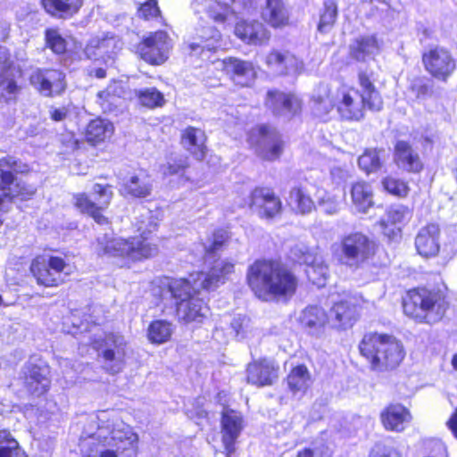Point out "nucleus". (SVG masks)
Returning a JSON list of instances; mask_svg holds the SVG:
<instances>
[{
  "label": "nucleus",
  "mask_w": 457,
  "mask_h": 457,
  "mask_svg": "<svg viewBox=\"0 0 457 457\" xmlns=\"http://www.w3.org/2000/svg\"><path fill=\"white\" fill-rule=\"evenodd\" d=\"M97 429L84 433L80 446L84 453L96 452L97 455L85 457H137L138 436L132 428L120 420H110L107 411L96 417Z\"/></svg>",
  "instance_id": "obj_1"
},
{
  "label": "nucleus",
  "mask_w": 457,
  "mask_h": 457,
  "mask_svg": "<svg viewBox=\"0 0 457 457\" xmlns=\"http://www.w3.org/2000/svg\"><path fill=\"white\" fill-rule=\"evenodd\" d=\"M157 226L153 212L143 208L133 221L138 236L122 238L104 235L97 238L96 251L99 254L120 258L126 263L151 258L157 254L158 246L149 241V235L156 230Z\"/></svg>",
  "instance_id": "obj_2"
},
{
  "label": "nucleus",
  "mask_w": 457,
  "mask_h": 457,
  "mask_svg": "<svg viewBox=\"0 0 457 457\" xmlns=\"http://www.w3.org/2000/svg\"><path fill=\"white\" fill-rule=\"evenodd\" d=\"M247 283L262 301L290 299L298 287V279L287 267L275 262L256 261L247 270Z\"/></svg>",
  "instance_id": "obj_3"
},
{
  "label": "nucleus",
  "mask_w": 457,
  "mask_h": 457,
  "mask_svg": "<svg viewBox=\"0 0 457 457\" xmlns=\"http://www.w3.org/2000/svg\"><path fill=\"white\" fill-rule=\"evenodd\" d=\"M360 91L353 87H341L336 93L337 110L345 120H359L364 115V108L379 111L383 101L370 77L359 74Z\"/></svg>",
  "instance_id": "obj_4"
},
{
  "label": "nucleus",
  "mask_w": 457,
  "mask_h": 457,
  "mask_svg": "<svg viewBox=\"0 0 457 457\" xmlns=\"http://www.w3.org/2000/svg\"><path fill=\"white\" fill-rule=\"evenodd\" d=\"M359 349L371 369L378 371L397 367L405 356L402 342L387 334H365Z\"/></svg>",
  "instance_id": "obj_5"
},
{
  "label": "nucleus",
  "mask_w": 457,
  "mask_h": 457,
  "mask_svg": "<svg viewBox=\"0 0 457 457\" xmlns=\"http://www.w3.org/2000/svg\"><path fill=\"white\" fill-rule=\"evenodd\" d=\"M121 48L120 39L114 36L92 38L85 48V54L94 60L95 64L87 69L89 76L97 79L106 77V69L114 62L117 52Z\"/></svg>",
  "instance_id": "obj_6"
},
{
  "label": "nucleus",
  "mask_w": 457,
  "mask_h": 457,
  "mask_svg": "<svg viewBox=\"0 0 457 457\" xmlns=\"http://www.w3.org/2000/svg\"><path fill=\"white\" fill-rule=\"evenodd\" d=\"M375 243L366 235L353 232L345 236L340 242L342 264L358 269L375 253Z\"/></svg>",
  "instance_id": "obj_7"
},
{
  "label": "nucleus",
  "mask_w": 457,
  "mask_h": 457,
  "mask_svg": "<svg viewBox=\"0 0 457 457\" xmlns=\"http://www.w3.org/2000/svg\"><path fill=\"white\" fill-rule=\"evenodd\" d=\"M248 142L260 157L268 161L278 159L282 153L283 142L279 133L266 125L253 128L248 134Z\"/></svg>",
  "instance_id": "obj_8"
},
{
  "label": "nucleus",
  "mask_w": 457,
  "mask_h": 457,
  "mask_svg": "<svg viewBox=\"0 0 457 457\" xmlns=\"http://www.w3.org/2000/svg\"><path fill=\"white\" fill-rule=\"evenodd\" d=\"M68 264L58 256H37L31 262L30 271L38 285L57 287L63 281L62 273Z\"/></svg>",
  "instance_id": "obj_9"
},
{
  "label": "nucleus",
  "mask_w": 457,
  "mask_h": 457,
  "mask_svg": "<svg viewBox=\"0 0 457 457\" xmlns=\"http://www.w3.org/2000/svg\"><path fill=\"white\" fill-rule=\"evenodd\" d=\"M292 253L299 263L306 266L305 273L308 279L318 287H324L328 278L329 271L320 249L297 246Z\"/></svg>",
  "instance_id": "obj_10"
},
{
  "label": "nucleus",
  "mask_w": 457,
  "mask_h": 457,
  "mask_svg": "<svg viewBox=\"0 0 457 457\" xmlns=\"http://www.w3.org/2000/svg\"><path fill=\"white\" fill-rule=\"evenodd\" d=\"M425 70L435 79L446 81L456 69V60L443 46H433L422 54Z\"/></svg>",
  "instance_id": "obj_11"
},
{
  "label": "nucleus",
  "mask_w": 457,
  "mask_h": 457,
  "mask_svg": "<svg viewBox=\"0 0 457 457\" xmlns=\"http://www.w3.org/2000/svg\"><path fill=\"white\" fill-rule=\"evenodd\" d=\"M127 354V343L124 337L118 334L106 336L103 346L99 349L104 369L116 374L122 370Z\"/></svg>",
  "instance_id": "obj_12"
},
{
  "label": "nucleus",
  "mask_w": 457,
  "mask_h": 457,
  "mask_svg": "<svg viewBox=\"0 0 457 457\" xmlns=\"http://www.w3.org/2000/svg\"><path fill=\"white\" fill-rule=\"evenodd\" d=\"M23 374L25 386L30 394L40 396L48 391L50 367L44 360L31 357L23 368Z\"/></svg>",
  "instance_id": "obj_13"
},
{
  "label": "nucleus",
  "mask_w": 457,
  "mask_h": 457,
  "mask_svg": "<svg viewBox=\"0 0 457 457\" xmlns=\"http://www.w3.org/2000/svg\"><path fill=\"white\" fill-rule=\"evenodd\" d=\"M245 204L259 217L267 220L277 217L282 210L280 198L267 187H256L253 190Z\"/></svg>",
  "instance_id": "obj_14"
},
{
  "label": "nucleus",
  "mask_w": 457,
  "mask_h": 457,
  "mask_svg": "<svg viewBox=\"0 0 457 457\" xmlns=\"http://www.w3.org/2000/svg\"><path fill=\"white\" fill-rule=\"evenodd\" d=\"M93 192L95 195H98L96 200L98 201L100 207H97L96 204L93 203L84 193L78 194L74 196L75 206L81 212L89 214L98 224H104L107 222V219L101 214L100 209L110 204L112 193L109 186H103L100 184H96L94 186Z\"/></svg>",
  "instance_id": "obj_15"
},
{
  "label": "nucleus",
  "mask_w": 457,
  "mask_h": 457,
  "mask_svg": "<svg viewBox=\"0 0 457 457\" xmlns=\"http://www.w3.org/2000/svg\"><path fill=\"white\" fill-rule=\"evenodd\" d=\"M170 48L169 37L164 31L150 34L139 46L141 57L147 62L161 64L168 58Z\"/></svg>",
  "instance_id": "obj_16"
},
{
  "label": "nucleus",
  "mask_w": 457,
  "mask_h": 457,
  "mask_svg": "<svg viewBox=\"0 0 457 457\" xmlns=\"http://www.w3.org/2000/svg\"><path fill=\"white\" fill-rule=\"evenodd\" d=\"M268 69L276 75H298L303 71V62L287 50L272 49L265 56Z\"/></svg>",
  "instance_id": "obj_17"
},
{
  "label": "nucleus",
  "mask_w": 457,
  "mask_h": 457,
  "mask_svg": "<svg viewBox=\"0 0 457 457\" xmlns=\"http://www.w3.org/2000/svg\"><path fill=\"white\" fill-rule=\"evenodd\" d=\"M265 106L276 116L291 118L301 111L302 102L295 94L273 89L267 92Z\"/></svg>",
  "instance_id": "obj_18"
},
{
  "label": "nucleus",
  "mask_w": 457,
  "mask_h": 457,
  "mask_svg": "<svg viewBox=\"0 0 457 457\" xmlns=\"http://www.w3.org/2000/svg\"><path fill=\"white\" fill-rule=\"evenodd\" d=\"M436 298L435 293L427 289H414L410 291L408 300L403 303L404 311L414 318H424L428 320V322H430L433 320L430 312L435 308Z\"/></svg>",
  "instance_id": "obj_19"
},
{
  "label": "nucleus",
  "mask_w": 457,
  "mask_h": 457,
  "mask_svg": "<svg viewBox=\"0 0 457 457\" xmlns=\"http://www.w3.org/2000/svg\"><path fill=\"white\" fill-rule=\"evenodd\" d=\"M64 74L58 70H37L30 75V84L43 96H52L64 91Z\"/></svg>",
  "instance_id": "obj_20"
},
{
  "label": "nucleus",
  "mask_w": 457,
  "mask_h": 457,
  "mask_svg": "<svg viewBox=\"0 0 457 457\" xmlns=\"http://www.w3.org/2000/svg\"><path fill=\"white\" fill-rule=\"evenodd\" d=\"M235 264L228 260H218L208 273L197 272L192 277L195 288L204 287L211 290L225 283L228 276L234 272Z\"/></svg>",
  "instance_id": "obj_21"
},
{
  "label": "nucleus",
  "mask_w": 457,
  "mask_h": 457,
  "mask_svg": "<svg viewBox=\"0 0 457 457\" xmlns=\"http://www.w3.org/2000/svg\"><path fill=\"white\" fill-rule=\"evenodd\" d=\"M229 6L226 0H191V8L195 13H206L216 22H224L229 15L241 12L237 0H231Z\"/></svg>",
  "instance_id": "obj_22"
},
{
  "label": "nucleus",
  "mask_w": 457,
  "mask_h": 457,
  "mask_svg": "<svg viewBox=\"0 0 457 457\" xmlns=\"http://www.w3.org/2000/svg\"><path fill=\"white\" fill-rule=\"evenodd\" d=\"M412 211L403 204L390 206L379 224L383 233L393 239L399 236L402 228L404 227L411 219Z\"/></svg>",
  "instance_id": "obj_23"
},
{
  "label": "nucleus",
  "mask_w": 457,
  "mask_h": 457,
  "mask_svg": "<svg viewBox=\"0 0 457 457\" xmlns=\"http://www.w3.org/2000/svg\"><path fill=\"white\" fill-rule=\"evenodd\" d=\"M243 429V419L239 412L225 409L221 419L222 444L228 457L234 453L235 444Z\"/></svg>",
  "instance_id": "obj_24"
},
{
  "label": "nucleus",
  "mask_w": 457,
  "mask_h": 457,
  "mask_svg": "<svg viewBox=\"0 0 457 457\" xmlns=\"http://www.w3.org/2000/svg\"><path fill=\"white\" fill-rule=\"evenodd\" d=\"M415 247L423 257H434L440 250V228L429 223L420 228L415 237Z\"/></svg>",
  "instance_id": "obj_25"
},
{
  "label": "nucleus",
  "mask_w": 457,
  "mask_h": 457,
  "mask_svg": "<svg viewBox=\"0 0 457 457\" xmlns=\"http://www.w3.org/2000/svg\"><path fill=\"white\" fill-rule=\"evenodd\" d=\"M217 64L231 75L235 84L241 87H250L256 78V71L250 62L228 58L222 62H217Z\"/></svg>",
  "instance_id": "obj_26"
},
{
  "label": "nucleus",
  "mask_w": 457,
  "mask_h": 457,
  "mask_svg": "<svg viewBox=\"0 0 457 457\" xmlns=\"http://www.w3.org/2000/svg\"><path fill=\"white\" fill-rule=\"evenodd\" d=\"M310 104L312 115L322 121H327L334 107H337L336 96H332L328 85L320 84L313 90Z\"/></svg>",
  "instance_id": "obj_27"
},
{
  "label": "nucleus",
  "mask_w": 457,
  "mask_h": 457,
  "mask_svg": "<svg viewBox=\"0 0 457 457\" xmlns=\"http://www.w3.org/2000/svg\"><path fill=\"white\" fill-rule=\"evenodd\" d=\"M199 295H195L177 303V314L179 320L186 323H201L208 317L209 307Z\"/></svg>",
  "instance_id": "obj_28"
},
{
  "label": "nucleus",
  "mask_w": 457,
  "mask_h": 457,
  "mask_svg": "<svg viewBox=\"0 0 457 457\" xmlns=\"http://www.w3.org/2000/svg\"><path fill=\"white\" fill-rule=\"evenodd\" d=\"M300 323L309 334L321 337L328 326H330L329 315L320 306L310 305L303 309L299 317Z\"/></svg>",
  "instance_id": "obj_29"
},
{
  "label": "nucleus",
  "mask_w": 457,
  "mask_h": 457,
  "mask_svg": "<svg viewBox=\"0 0 457 457\" xmlns=\"http://www.w3.org/2000/svg\"><path fill=\"white\" fill-rule=\"evenodd\" d=\"M17 91L18 87L13 79L10 54L6 48L0 47V100L4 102L12 100Z\"/></svg>",
  "instance_id": "obj_30"
},
{
  "label": "nucleus",
  "mask_w": 457,
  "mask_h": 457,
  "mask_svg": "<svg viewBox=\"0 0 457 457\" xmlns=\"http://www.w3.org/2000/svg\"><path fill=\"white\" fill-rule=\"evenodd\" d=\"M357 318V307L350 301L337 302L330 309V327L333 328L347 329L352 328Z\"/></svg>",
  "instance_id": "obj_31"
},
{
  "label": "nucleus",
  "mask_w": 457,
  "mask_h": 457,
  "mask_svg": "<svg viewBox=\"0 0 457 457\" xmlns=\"http://www.w3.org/2000/svg\"><path fill=\"white\" fill-rule=\"evenodd\" d=\"M380 420L386 430L402 432L411 420L408 409L401 404H391L380 413Z\"/></svg>",
  "instance_id": "obj_32"
},
{
  "label": "nucleus",
  "mask_w": 457,
  "mask_h": 457,
  "mask_svg": "<svg viewBox=\"0 0 457 457\" xmlns=\"http://www.w3.org/2000/svg\"><path fill=\"white\" fill-rule=\"evenodd\" d=\"M189 46L192 52H199L203 60L209 59V52L221 47L220 33L212 27L203 28Z\"/></svg>",
  "instance_id": "obj_33"
},
{
  "label": "nucleus",
  "mask_w": 457,
  "mask_h": 457,
  "mask_svg": "<svg viewBox=\"0 0 457 457\" xmlns=\"http://www.w3.org/2000/svg\"><path fill=\"white\" fill-rule=\"evenodd\" d=\"M278 378V369L270 361L253 362L247 368V381L259 386L271 385Z\"/></svg>",
  "instance_id": "obj_34"
},
{
  "label": "nucleus",
  "mask_w": 457,
  "mask_h": 457,
  "mask_svg": "<svg viewBox=\"0 0 457 457\" xmlns=\"http://www.w3.org/2000/svg\"><path fill=\"white\" fill-rule=\"evenodd\" d=\"M235 34L243 41L253 45H262L270 37V32L264 25L256 21L237 22Z\"/></svg>",
  "instance_id": "obj_35"
},
{
  "label": "nucleus",
  "mask_w": 457,
  "mask_h": 457,
  "mask_svg": "<svg viewBox=\"0 0 457 457\" xmlns=\"http://www.w3.org/2000/svg\"><path fill=\"white\" fill-rule=\"evenodd\" d=\"M396 165L409 172H419L423 165L417 152L405 141H398L395 147Z\"/></svg>",
  "instance_id": "obj_36"
},
{
  "label": "nucleus",
  "mask_w": 457,
  "mask_h": 457,
  "mask_svg": "<svg viewBox=\"0 0 457 457\" xmlns=\"http://www.w3.org/2000/svg\"><path fill=\"white\" fill-rule=\"evenodd\" d=\"M262 17L269 25L276 29L289 24V12L283 0H266Z\"/></svg>",
  "instance_id": "obj_37"
},
{
  "label": "nucleus",
  "mask_w": 457,
  "mask_h": 457,
  "mask_svg": "<svg viewBox=\"0 0 457 457\" xmlns=\"http://www.w3.org/2000/svg\"><path fill=\"white\" fill-rule=\"evenodd\" d=\"M183 146L197 160H203L205 156L206 146L204 132L200 129L189 127L181 136Z\"/></svg>",
  "instance_id": "obj_38"
},
{
  "label": "nucleus",
  "mask_w": 457,
  "mask_h": 457,
  "mask_svg": "<svg viewBox=\"0 0 457 457\" xmlns=\"http://www.w3.org/2000/svg\"><path fill=\"white\" fill-rule=\"evenodd\" d=\"M152 186L150 176L145 171L140 170L123 183L121 191L134 197H145L150 195Z\"/></svg>",
  "instance_id": "obj_39"
},
{
  "label": "nucleus",
  "mask_w": 457,
  "mask_h": 457,
  "mask_svg": "<svg viewBox=\"0 0 457 457\" xmlns=\"http://www.w3.org/2000/svg\"><path fill=\"white\" fill-rule=\"evenodd\" d=\"M378 51L379 46L374 36L360 37L350 46L352 57L360 62L373 59Z\"/></svg>",
  "instance_id": "obj_40"
},
{
  "label": "nucleus",
  "mask_w": 457,
  "mask_h": 457,
  "mask_svg": "<svg viewBox=\"0 0 457 457\" xmlns=\"http://www.w3.org/2000/svg\"><path fill=\"white\" fill-rule=\"evenodd\" d=\"M350 195L353 205L359 212L365 213L373 205V190L365 181L353 183Z\"/></svg>",
  "instance_id": "obj_41"
},
{
  "label": "nucleus",
  "mask_w": 457,
  "mask_h": 457,
  "mask_svg": "<svg viewBox=\"0 0 457 457\" xmlns=\"http://www.w3.org/2000/svg\"><path fill=\"white\" fill-rule=\"evenodd\" d=\"M46 12L52 16L67 19L73 16L82 6V0H41Z\"/></svg>",
  "instance_id": "obj_42"
},
{
  "label": "nucleus",
  "mask_w": 457,
  "mask_h": 457,
  "mask_svg": "<svg viewBox=\"0 0 457 457\" xmlns=\"http://www.w3.org/2000/svg\"><path fill=\"white\" fill-rule=\"evenodd\" d=\"M114 132L112 122L104 119L92 120L86 129V139L87 142L96 145L110 138Z\"/></svg>",
  "instance_id": "obj_43"
},
{
  "label": "nucleus",
  "mask_w": 457,
  "mask_h": 457,
  "mask_svg": "<svg viewBox=\"0 0 457 457\" xmlns=\"http://www.w3.org/2000/svg\"><path fill=\"white\" fill-rule=\"evenodd\" d=\"M195 275L190 274L188 278H174L168 282L169 292L172 297L178 302L184 301V299H189L195 295H200V290L204 287L195 288V285L192 281V277Z\"/></svg>",
  "instance_id": "obj_44"
},
{
  "label": "nucleus",
  "mask_w": 457,
  "mask_h": 457,
  "mask_svg": "<svg viewBox=\"0 0 457 457\" xmlns=\"http://www.w3.org/2000/svg\"><path fill=\"white\" fill-rule=\"evenodd\" d=\"M287 385L294 394H303L312 385V376L304 365L293 368L287 376Z\"/></svg>",
  "instance_id": "obj_45"
},
{
  "label": "nucleus",
  "mask_w": 457,
  "mask_h": 457,
  "mask_svg": "<svg viewBox=\"0 0 457 457\" xmlns=\"http://www.w3.org/2000/svg\"><path fill=\"white\" fill-rule=\"evenodd\" d=\"M288 204L296 212L305 214L314 208V203L306 191L300 187H293L288 195Z\"/></svg>",
  "instance_id": "obj_46"
},
{
  "label": "nucleus",
  "mask_w": 457,
  "mask_h": 457,
  "mask_svg": "<svg viewBox=\"0 0 457 457\" xmlns=\"http://www.w3.org/2000/svg\"><path fill=\"white\" fill-rule=\"evenodd\" d=\"M173 332L172 324L167 320H157L148 327L147 337L154 344H162L167 342Z\"/></svg>",
  "instance_id": "obj_47"
},
{
  "label": "nucleus",
  "mask_w": 457,
  "mask_h": 457,
  "mask_svg": "<svg viewBox=\"0 0 457 457\" xmlns=\"http://www.w3.org/2000/svg\"><path fill=\"white\" fill-rule=\"evenodd\" d=\"M0 457H28L8 430H0Z\"/></svg>",
  "instance_id": "obj_48"
},
{
  "label": "nucleus",
  "mask_w": 457,
  "mask_h": 457,
  "mask_svg": "<svg viewBox=\"0 0 457 457\" xmlns=\"http://www.w3.org/2000/svg\"><path fill=\"white\" fill-rule=\"evenodd\" d=\"M384 150L368 149L358 159L359 167L366 173L378 170L385 161Z\"/></svg>",
  "instance_id": "obj_49"
},
{
  "label": "nucleus",
  "mask_w": 457,
  "mask_h": 457,
  "mask_svg": "<svg viewBox=\"0 0 457 457\" xmlns=\"http://www.w3.org/2000/svg\"><path fill=\"white\" fill-rule=\"evenodd\" d=\"M337 18V4L335 0H325L320 15L318 31L322 34L329 32Z\"/></svg>",
  "instance_id": "obj_50"
},
{
  "label": "nucleus",
  "mask_w": 457,
  "mask_h": 457,
  "mask_svg": "<svg viewBox=\"0 0 457 457\" xmlns=\"http://www.w3.org/2000/svg\"><path fill=\"white\" fill-rule=\"evenodd\" d=\"M123 90L120 83L112 82L104 90L98 92L97 101L104 111L111 109V105L116 104L118 98L121 97Z\"/></svg>",
  "instance_id": "obj_51"
},
{
  "label": "nucleus",
  "mask_w": 457,
  "mask_h": 457,
  "mask_svg": "<svg viewBox=\"0 0 457 457\" xmlns=\"http://www.w3.org/2000/svg\"><path fill=\"white\" fill-rule=\"evenodd\" d=\"M187 167L188 162L186 157L170 158L165 164L160 167V172L164 177L179 176V180H182Z\"/></svg>",
  "instance_id": "obj_52"
},
{
  "label": "nucleus",
  "mask_w": 457,
  "mask_h": 457,
  "mask_svg": "<svg viewBox=\"0 0 457 457\" xmlns=\"http://www.w3.org/2000/svg\"><path fill=\"white\" fill-rule=\"evenodd\" d=\"M317 201L321 210L329 215L337 214L341 208L339 197L327 192H322L320 195H317Z\"/></svg>",
  "instance_id": "obj_53"
},
{
  "label": "nucleus",
  "mask_w": 457,
  "mask_h": 457,
  "mask_svg": "<svg viewBox=\"0 0 457 457\" xmlns=\"http://www.w3.org/2000/svg\"><path fill=\"white\" fill-rule=\"evenodd\" d=\"M47 46L55 54H63L67 50L68 42L63 38L57 29H50L46 31Z\"/></svg>",
  "instance_id": "obj_54"
},
{
  "label": "nucleus",
  "mask_w": 457,
  "mask_h": 457,
  "mask_svg": "<svg viewBox=\"0 0 457 457\" xmlns=\"http://www.w3.org/2000/svg\"><path fill=\"white\" fill-rule=\"evenodd\" d=\"M231 328L238 340L247 338L252 333L251 320L245 316L235 317L231 322Z\"/></svg>",
  "instance_id": "obj_55"
},
{
  "label": "nucleus",
  "mask_w": 457,
  "mask_h": 457,
  "mask_svg": "<svg viewBox=\"0 0 457 457\" xmlns=\"http://www.w3.org/2000/svg\"><path fill=\"white\" fill-rule=\"evenodd\" d=\"M140 103L147 107L154 108L161 106L163 103V96L155 88H147L138 93Z\"/></svg>",
  "instance_id": "obj_56"
},
{
  "label": "nucleus",
  "mask_w": 457,
  "mask_h": 457,
  "mask_svg": "<svg viewBox=\"0 0 457 457\" xmlns=\"http://www.w3.org/2000/svg\"><path fill=\"white\" fill-rule=\"evenodd\" d=\"M382 185L386 191L400 197L406 196L409 191V187L404 181L392 177L383 179Z\"/></svg>",
  "instance_id": "obj_57"
},
{
  "label": "nucleus",
  "mask_w": 457,
  "mask_h": 457,
  "mask_svg": "<svg viewBox=\"0 0 457 457\" xmlns=\"http://www.w3.org/2000/svg\"><path fill=\"white\" fill-rule=\"evenodd\" d=\"M228 239V231L225 229H218L216 230L210 242L204 244V247L205 253L208 254L214 253L216 251L220 250V247L227 242Z\"/></svg>",
  "instance_id": "obj_58"
},
{
  "label": "nucleus",
  "mask_w": 457,
  "mask_h": 457,
  "mask_svg": "<svg viewBox=\"0 0 457 457\" xmlns=\"http://www.w3.org/2000/svg\"><path fill=\"white\" fill-rule=\"evenodd\" d=\"M352 177V169L346 165L334 164L330 168V179L336 185H341Z\"/></svg>",
  "instance_id": "obj_59"
},
{
  "label": "nucleus",
  "mask_w": 457,
  "mask_h": 457,
  "mask_svg": "<svg viewBox=\"0 0 457 457\" xmlns=\"http://www.w3.org/2000/svg\"><path fill=\"white\" fill-rule=\"evenodd\" d=\"M329 449L323 444H314L311 447L298 451L295 457H329Z\"/></svg>",
  "instance_id": "obj_60"
},
{
  "label": "nucleus",
  "mask_w": 457,
  "mask_h": 457,
  "mask_svg": "<svg viewBox=\"0 0 457 457\" xmlns=\"http://www.w3.org/2000/svg\"><path fill=\"white\" fill-rule=\"evenodd\" d=\"M365 8L370 11L371 16H381L388 12L389 5L386 0H369L365 4Z\"/></svg>",
  "instance_id": "obj_61"
},
{
  "label": "nucleus",
  "mask_w": 457,
  "mask_h": 457,
  "mask_svg": "<svg viewBox=\"0 0 457 457\" xmlns=\"http://www.w3.org/2000/svg\"><path fill=\"white\" fill-rule=\"evenodd\" d=\"M160 12L156 0H149L141 4L138 9V15L145 20L156 17Z\"/></svg>",
  "instance_id": "obj_62"
},
{
  "label": "nucleus",
  "mask_w": 457,
  "mask_h": 457,
  "mask_svg": "<svg viewBox=\"0 0 457 457\" xmlns=\"http://www.w3.org/2000/svg\"><path fill=\"white\" fill-rule=\"evenodd\" d=\"M370 457H402V455L394 448H377L372 450Z\"/></svg>",
  "instance_id": "obj_63"
},
{
  "label": "nucleus",
  "mask_w": 457,
  "mask_h": 457,
  "mask_svg": "<svg viewBox=\"0 0 457 457\" xmlns=\"http://www.w3.org/2000/svg\"><path fill=\"white\" fill-rule=\"evenodd\" d=\"M68 113V110L65 107L54 108L51 107L49 110L50 117L54 121L63 120Z\"/></svg>",
  "instance_id": "obj_64"
}]
</instances>
